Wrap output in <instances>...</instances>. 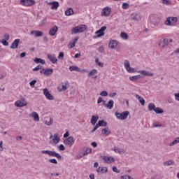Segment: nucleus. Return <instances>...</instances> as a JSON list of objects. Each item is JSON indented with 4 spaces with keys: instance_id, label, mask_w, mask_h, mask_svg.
Returning <instances> with one entry per match:
<instances>
[{
    "instance_id": "0eeeda50",
    "label": "nucleus",
    "mask_w": 179,
    "mask_h": 179,
    "mask_svg": "<svg viewBox=\"0 0 179 179\" xmlns=\"http://www.w3.org/2000/svg\"><path fill=\"white\" fill-rule=\"evenodd\" d=\"M106 29H107V27L106 26L101 27V29H99V30L95 32V34H96V38L103 37V36H104L105 34L104 31H106Z\"/></svg>"
},
{
    "instance_id": "2f4dec72",
    "label": "nucleus",
    "mask_w": 179,
    "mask_h": 179,
    "mask_svg": "<svg viewBox=\"0 0 179 179\" xmlns=\"http://www.w3.org/2000/svg\"><path fill=\"white\" fill-rule=\"evenodd\" d=\"M52 122H54V119L50 117L48 119V120H44V123L45 125H48V127H50V125H52Z\"/></svg>"
},
{
    "instance_id": "de8ad7c7",
    "label": "nucleus",
    "mask_w": 179,
    "mask_h": 179,
    "mask_svg": "<svg viewBox=\"0 0 179 179\" xmlns=\"http://www.w3.org/2000/svg\"><path fill=\"white\" fill-rule=\"evenodd\" d=\"M162 3L164 5H171V1H170V0H162Z\"/></svg>"
},
{
    "instance_id": "a211bd4d",
    "label": "nucleus",
    "mask_w": 179,
    "mask_h": 179,
    "mask_svg": "<svg viewBox=\"0 0 179 179\" xmlns=\"http://www.w3.org/2000/svg\"><path fill=\"white\" fill-rule=\"evenodd\" d=\"M139 73H141V75H143V76L152 77L155 75L153 73L148 72L147 71H145V70L140 71Z\"/></svg>"
},
{
    "instance_id": "dca6fc26",
    "label": "nucleus",
    "mask_w": 179,
    "mask_h": 179,
    "mask_svg": "<svg viewBox=\"0 0 179 179\" xmlns=\"http://www.w3.org/2000/svg\"><path fill=\"white\" fill-rule=\"evenodd\" d=\"M159 47H161V48H164V47H167V45H169V39L164 38L162 42L161 41L159 43Z\"/></svg>"
},
{
    "instance_id": "bf43d9fd",
    "label": "nucleus",
    "mask_w": 179,
    "mask_h": 179,
    "mask_svg": "<svg viewBox=\"0 0 179 179\" xmlns=\"http://www.w3.org/2000/svg\"><path fill=\"white\" fill-rule=\"evenodd\" d=\"M3 38H4V40L8 41L9 40V38H10V36H9V34H5L3 35Z\"/></svg>"
},
{
    "instance_id": "5701e85b",
    "label": "nucleus",
    "mask_w": 179,
    "mask_h": 179,
    "mask_svg": "<svg viewBox=\"0 0 179 179\" xmlns=\"http://www.w3.org/2000/svg\"><path fill=\"white\" fill-rule=\"evenodd\" d=\"M112 150H113V152H115V153H119L120 155H124V153H125V150L122 149V148H112Z\"/></svg>"
},
{
    "instance_id": "a19ab883",
    "label": "nucleus",
    "mask_w": 179,
    "mask_h": 179,
    "mask_svg": "<svg viewBox=\"0 0 179 179\" xmlns=\"http://www.w3.org/2000/svg\"><path fill=\"white\" fill-rule=\"evenodd\" d=\"M148 109L150 111H152V110L155 111V110L156 109V106L155 105V103H149Z\"/></svg>"
},
{
    "instance_id": "052dcab7",
    "label": "nucleus",
    "mask_w": 179,
    "mask_h": 179,
    "mask_svg": "<svg viewBox=\"0 0 179 179\" xmlns=\"http://www.w3.org/2000/svg\"><path fill=\"white\" fill-rule=\"evenodd\" d=\"M45 23H47V18H44L40 24V26H43V24H45Z\"/></svg>"
},
{
    "instance_id": "f3484780",
    "label": "nucleus",
    "mask_w": 179,
    "mask_h": 179,
    "mask_svg": "<svg viewBox=\"0 0 179 179\" xmlns=\"http://www.w3.org/2000/svg\"><path fill=\"white\" fill-rule=\"evenodd\" d=\"M43 75H45L46 76H50V75H52V72H54V70L52 69H43Z\"/></svg>"
},
{
    "instance_id": "ddd939ff",
    "label": "nucleus",
    "mask_w": 179,
    "mask_h": 179,
    "mask_svg": "<svg viewBox=\"0 0 179 179\" xmlns=\"http://www.w3.org/2000/svg\"><path fill=\"white\" fill-rule=\"evenodd\" d=\"M19 43H20V39H15L10 46V48L13 50H16L19 47Z\"/></svg>"
},
{
    "instance_id": "4468645a",
    "label": "nucleus",
    "mask_w": 179,
    "mask_h": 179,
    "mask_svg": "<svg viewBox=\"0 0 179 179\" xmlns=\"http://www.w3.org/2000/svg\"><path fill=\"white\" fill-rule=\"evenodd\" d=\"M111 13V8L106 7L103 9V16H110Z\"/></svg>"
},
{
    "instance_id": "c03bdc74",
    "label": "nucleus",
    "mask_w": 179,
    "mask_h": 179,
    "mask_svg": "<svg viewBox=\"0 0 179 179\" xmlns=\"http://www.w3.org/2000/svg\"><path fill=\"white\" fill-rule=\"evenodd\" d=\"M95 63L96 64V65H98L101 68H103V66H104V64L100 62V61L99 60V58H96L95 59Z\"/></svg>"
},
{
    "instance_id": "ea45409f",
    "label": "nucleus",
    "mask_w": 179,
    "mask_h": 179,
    "mask_svg": "<svg viewBox=\"0 0 179 179\" xmlns=\"http://www.w3.org/2000/svg\"><path fill=\"white\" fill-rule=\"evenodd\" d=\"M68 87H66V84H62V88L58 87L59 92H65Z\"/></svg>"
},
{
    "instance_id": "6ab92c4d",
    "label": "nucleus",
    "mask_w": 179,
    "mask_h": 179,
    "mask_svg": "<svg viewBox=\"0 0 179 179\" xmlns=\"http://www.w3.org/2000/svg\"><path fill=\"white\" fill-rule=\"evenodd\" d=\"M57 31H58V27L57 26H54L49 31V34H50V36H54L55 34H57Z\"/></svg>"
},
{
    "instance_id": "69168bd1",
    "label": "nucleus",
    "mask_w": 179,
    "mask_h": 179,
    "mask_svg": "<svg viewBox=\"0 0 179 179\" xmlns=\"http://www.w3.org/2000/svg\"><path fill=\"white\" fill-rule=\"evenodd\" d=\"M104 100H103L102 97H99L98 100H97V103L100 104V103H103Z\"/></svg>"
},
{
    "instance_id": "864d4df0",
    "label": "nucleus",
    "mask_w": 179,
    "mask_h": 179,
    "mask_svg": "<svg viewBox=\"0 0 179 179\" xmlns=\"http://www.w3.org/2000/svg\"><path fill=\"white\" fill-rule=\"evenodd\" d=\"M127 72H129V73H134L135 72V69L130 67L127 69Z\"/></svg>"
},
{
    "instance_id": "4be33fe9",
    "label": "nucleus",
    "mask_w": 179,
    "mask_h": 179,
    "mask_svg": "<svg viewBox=\"0 0 179 179\" xmlns=\"http://www.w3.org/2000/svg\"><path fill=\"white\" fill-rule=\"evenodd\" d=\"M83 150L84 152H83V156H87V155H89L90 153H92V148L85 147L83 148Z\"/></svg>"
},
{
    "instance_id": "1a4fd4ad",
    "label": "nucleus",
    "mask_w": 179,
    "mask_h": 179,
    "mask_svg": "<svg viewBox=\"0 0 179 179\" xmlns=\"http://www.w3.org/2000/svg\"><path fill=\"white\" fill-rule=\"evenodd\" d=\"M65 145H69V146H72L75 143V138L73 136H69L64 141Z\"/></svg>"
},
{
    "instance_id": "6e6552de",
    "label": "nucleus",
    "mask_w": 179,
    "mask_h": 179,
    "mask_svg": "<svg viewBox=\"0 0 179 179\" xmlns=\"http://www.w3.org/2000/svg\"><path fill=\"white\" fill-rule=\"evenodd\" d=\"M15 107H25V106H27V102L24 99H21L15 103Z\"/></svg>"
},
{
    "instance_id": "5fc2aeb1",
    "label": "nucleus",
    "mask_w": 179,
    "mask_h": 179,
    "mask_svg": "<svg viewBox=\"0 0 179 179\" xmlns=\"http://www.w3.org/2000/svg\"><path fill=\"white\" fill-rule=\"evenodd\" d=\"M112 170H113V171H114L115 173H120V170H118V169H117V166H113Z\"/></svg>"
},
{
    "instance_id": "37998d69",
    "label": "nucleus",
    "mask_w": 179,
    "mask_h": 179,
    "mask_svg": "<svg viewBox=\"0 0 179 179\" xmlns=\"http://www.w3.org/2000/svg\"><path fill=\"white\" fill-rule=\"evenodd\" d=\"M124 66V68L126 69V70L127 71V69H129L131 67V66L129 64V61L125 60Z\"/></svg>"
},
{
    "instance_id": "58836bf2",
    "label": "nucleus",
    "mask_w": 179,
    "mask_h": 179,
    "mask_svg": "<svg viewBox=\"0 0 179 179\" xmlns=\"http://www.w3.org/2000/svg\"><path fill=\"white\" fill-rule=\"evenodd\" d=\"M120 37L123 39V40H128V34L125 33V32H121L120 34Z\"/></svg>"
},
{
    "instance_id": "a18cd8bd",
    "label": "nucleus",
    "mask_w": 179,
    "mask_h": 179,
    "mask_svg": "<svg viewBox=\"0 0 179 179\" xmlns=\"http://www.w3.org/2000/svg\"><path fill=\"white\" fill-rule=\"evenodd\" d=\"M43 69V66H41V64L38 65L36 67H35L34 69H33V71L36 72L37 71H40V69Z\"/></svg>"
},
{
    "instance_id": "b1692460",
    "label": "nucleus",
    "mask_w": 179,
    "mask_h": 179,
    "mask_svg": "<svg viewBox=\"0 0 179 179\" xmlns=\"http://www.w3.org/2000/svg\"><path fill=\"white\" fill-rule=\"evenodd\" d=\"M117 44L118 43H117V41L115 40L110 41L109 43V48H111L112 50H114V48L117 47Z\"/></svg>"
},
{
    "instance_id": "a878e982",
    "label": "nucleus",
    "mask_w": 179,
    "mask_h": 179,
    "mask_svg": "<svg viewBox=\"0 0 179 179\" xmlns=\"http://www.w3.org/2000/svg\"><path fill=\"white\" fill-rule=\"evenodd\" d=\"M113 107H114V101L110 100L108 103H106V108L108 110H113Z\"/></svg>"
},
{
    "instance_id": "e2e57ef3",
    "label": "nucleus",
    "mask_w": 179,
    "mask_h": 179,
    "mask_svg": "<svg viewBox=\"0 0 179 179\" xmlns=\"http://www.w3.org/2000/svg\"><path fill=\"white\" fill-rule=\"evenodd\" d=\"M98 129H99V126L96 124L94 129L91 131V132L93 134V132H95V131H97Z\"/></svg>"
},
{
    "instance_id": "412c9836",
    "label": "nucleus",
    "mask_w": 179,
    "mask_h": 179,
    "mask_svg": "<svg viewBox=\"0 0 179 179\" xmlns=\"http://www.w3.org/2000/svg\"><path fill=\"white\" fill-rule=\"evenodd\" d=\"M51 9L53 10H57L59 7V3L58 1H52Z\"/></svg>"
},
{
    "instance_id": "8fccbe9b",
    "label": "nucleus",
    "mask_w": 179,
    "mask_h": 179,
    "mask_svg": "<svg viewBox=\"0 0 179 179\" xmlns=\"http://www.w3.org/2000/svg\"><path fill=\"white\" fill-rule=\"evenodd\" d=\"M49 163H52V164H58V162L55 159H49Z\"/></svg>"
},
{
    "instance_id": "f03ea898",
    "label": "nucleus",
    "mask_w": 179,
    "mask_h": 179,
    "mask_svg": "<svg viewBox=\"0 0 179 179\" xmlns=\"http://www.w3.org/2000/svg\"><path fill=\"white\" fill-rule=\"evenodd\" d=\"M41 153L43 155H49L50 156H52V157H57V159H62V156L58 152H56L55 151H51V150H42Z\"/></svg>"
},
{
    "instance_id": "e433bc0d",
    "label": "nucleus",
    "mask_w": 179,
    "mask_h": 179,
    "mask_svg": "<svg viewBox=\"0 0 179 179\" xmlns=\"http://www.w3.org/2000/svg\"><path fill=\"white\" fill-rule=\"evenodd\" d=\"M154 111L156 113V114H163V113H164V110L159 107L155 108Z\"/></svg>"
},
{
    "instance_id": "49530a36",
    "label": "nucleus",
    "mask_w": 179,
    "mask_h": 179,
    "mask_svg": "<svg viewBox=\"0 0 179 179\" xmlns=\"http://www.w3.org/2000/svg\"><path fill=\"white\" fill-rule=\"evenodd\" d=\"M107 171H108L107 167H106V166L101 167V173L102 174H104V173H107Z\"/></svg>"
},
{
    "instance_id": "6e6d98bb",
    "label": "nucleus",
    "mask_w": 179,
    "mask_h": 179,
    "mask_svg": "<svg viewBox=\"0 0 179 179\" xmlns=\"http://www.w3.org/2000/svg\"><path fill=\"white\" fill-rule=\"evenodd\" d=\"M1 43H2L3 45H6V46L9 45V43H8V41H6V40H5V39H3L1 41Z\"/></svg>"
},
{
    "instance_id": "f257e3e1",
    "label": "nucleus",
    "mask_w": 179,
    "mask_h": 179,
    "mask_svg": "<svg viewBox=\"0 0 179 179\" xmlns=\"http://www.w3.org/2000/svg\"><path fill=\"white\" fill-rule=\"evenodd\" d=\"M87 29V27L85 24H80L77 27H75L72 30V34H78V33H83V31H86Z\"/></svg>"
},
{
    "instance_id": "3c124183",
    "label": "nucleus",
    "mask_w": 179,
    "mask_h": 179,
    "mask_svg": "<svg viewBox=\"0 0 179 179\" xmlns=\"http://www.w3.org/2000/svg\"><path fill=\"white\" fill-rule=\"evenodd\" d=\"M100 96H102V97H106V96H108V93L107 92V91H102L100 93Z\"/></svg>"
},
{
    "instance_id": "72a5a7b5",
    "label": "nucleus",
    "mask_w": 179,
    "mask_h": 179,
    "mask_svg": "<svg viewBox=\"0 0 179 179\" xmlns=\"http://www.w3.org/2000/svg\"><path fill=\"white\" fill-rule=\"evenodd\" d=\"M96 124L98 127H107V122L104 120H99Z\"/></svg>"
},
{
    "instance_id": "f704fd0d",
    "label": "nucleus",
    "mask_w": 179,
    "mask_h": 179,
    "mask_svg": "<svg viewBox=\"0 0 179 179\" xmlns=\"http://www.w3.org/2000/svg\"><path fill=\"white\" fill-rule=\"evenodd\" d=\"M101 134L103 135H110V134H111V131H110V129H108V128H104L101 130Z\"/></svg>"
},
{
    "instance_id": "4c0bfd02",
    "label": "nucleus",
    "mask_w": 179,
    "mask_h": 179,
    "mask_svg": "<svg viewBox=\"0 0 179 179\" xmlns=\"http://www.w3.org/2000/svg\"><path fill=\"white\" fill-rule=\"evenodd\" d=\"M164 166H173L174 164V161L173 160H169L166 161L163 163Z\"/></svg>"
},
{
    "instance_id": "423d86ee",
    "label": "nucleus",
    "mask_w": 179,
    "mask_h": 179,
    "mask_svg": "<svg viewBox=\"0 0 179 179\" xmlns=\"http://www.w3.org/2000/svg\"><path fill=\"white\" fill-rule=\"evenodd\" d=\"M20 2L22 6H33V5H36V1L34 0H20Z\"/></svg>"
},
{
    "instance_id": "c85d7f7f",
    "label": "nucleus",
    "mask_w": 179,
    "mask_h": 179,
    "mask_svg": "<svg viewBox=\"0 0 179 179\" xmlns=\"http://www.w3.org/2000/svg\"><path fill=\"white\" fill-rule=\"evenodd\" d=\"M34 61V62H36V64H42V65H44V64H45V60L38 57H36Z\"/></svg>"
},
{
    "instance_id": "20e7f679",
    "label": "nucleus",
    "mask_w": 179,
    "mask_h": 179,
    "mask_svg": "<svg viewBox=\"0 0 179 179\" xmlns=\"http://www.w3.org/2000/svg\"><path fill=\"white\" fill-rule=\"evenodd\" d=\"M150 22L154 24V26H159L160 23V17L157 15H152L150 17Z\"/></svg>"
},
{
    "instance_id": "393cba45",
    "label": "nucleus",
    "mask_w": 179,
    "mask_h": 179,
    "mask_svg": "<svg viewBox=\"0 0 179 179\" xmlns=\"http://www.w3.org/2000/svg\"><path fill=\"white\" fill-rule=\"evenodd\" d=\"M99 121V116L97 115H92L91 118V124L92 125H96V122Z\"/></svg>"
},
{
    "instance_id": "13d9d810",
    "label": "nucleus",
    "mask_w": 179,
    "mask_h": 179,
    "mask_svg": "<svg viewBox=\"0 0 179 179\" xmlns=\"http://www.w3.org/2000/svg\"><path fill=\"white\" fill-rule=\"evenodd\" d=\"M122 179H134V178L131 177L130 176L126 175L124 176H122Z\"/></svg>"
},
{
    "instance_id": "aec40b11",
    "label": "nucleus",
    "mask_w": 179,
    "mask_h": 179,
    "mask_svg": "<svg viewBox=\"0 0 179 179\" xmlns=\"http://www.w3.org/2000/svg\"><path fill=\"white\" fill-rule=\"evenodd\" d=\"M96 75H97V70H96V69H92L88 73V76H91L94 79H97V76H96ZM93 76H94V77H93Z\"/></svg>"
},
{
    "instance_id": "09e8293b",
    "label": "nucleus",
    "mask_w": 179,
    "mask_h": 179,
    "mask_svg": "<svg viewBox=\"0 0 179 179\" xmlns=\"http://www.w3.org/2000/svg\"><path fill=\"white\" fill-rule=\"evenodd\" d=\"M122 8V9H128V8H129V4H128V3H123Z\"/></svg>"
},
{
    "instance_id": "774afa93",
    "label": "nucleus",
    "mask_w": 179,
    "mask_h": 179,
    "mask_svg": "<svg viewBox=\"0 0 179 179\" xmlns=\"http://www.w3.org/2000/svg\"><path fill=\"white\" fill-rule=\"evenodd\" d=\"M110 97H115L117 96V92H113L109 94Z\"/></svg>"
},
{
    "instance_id": "bb28decb",
    "label": "nucleus",
    "mask_w": 179,
    "mask_h": 179,
    "mask_svg": "<svg viewBox=\"0 0 179 179\" xmlns=\"http://www.w3.org/2000/svg\"><path fill=\"white\" fill-rule=\"evenodd\" d=\"M31 117L34 118V121H36V122H38L40 121V117H38V113L36 112H33L31 113Z\"/></svg>"
},
{
    "instance_id": "4d7b16f0",
    "label": "nucleus",
    "mask_w": 179,
    "mask_h": 179,
    "mask_svg": "<svg viewBox=\"0 0 179 179\" xmlns=\"http://www.w3.org/2000/svg\"><path fill=\"white\" fill-rule=\"evenodd\" d=\"M75 44H76L75 42H70L69 44V48H73V47H75Z\"/></svg>"
},
{
    "instance_id": "9d476101",
    "label": "nucleus",
    "mask_w": 179,
    "mask_h": 179,
    "mask_svg": "<svg viewBox=\"0 0 179 179\" xmlns=\"http://www.w3.org/2000/svg\"><path fill=\"white\" fill-rule=\"evenodd\" d=\"M48 58L52 64H57L58 62V59L55 57V55L52 54H48Z\"/></svg>"
},
{
    "instance_id": "0e129e2a",
    "label": "nucleus",
    "mask_w": 179,
    "mask_h": 179,
    "mask_svg": "<svg viewBox=\"0 0 179 179\" xmlns=\"http://www.w3.org/2000/svg\"><path fill=\"white\" fill-rule=\"evenodd\" d=\"M58 58L61 59V58H64V52H60L58 56Z\"/></svg>"
},
{
    "instance_id": "7ed1b4c3",
    "label": "nucleus",
    "mask_w": 179,
    "mask_h": 179,
    "mask_svg": "<svg viewBox=\"0 0 179 179\" xmlns=\"http://www.w3.org/2000/svg\"><path fill=\"white\" fill-rule=\"evenodd\" d=\"M177 22H178L177 17H168L165 21V24L166 26H173Z\"/></svg>"
},
{
    "instance_id": "338daca9",
    "label": "nucleus",
    "mask_w": 179,
    "mask_h": 179,
    "mask_svg": "<svg viewBox=\"0 0 179 179\" xmlns=\"http://www.w3.org/2000/svg\"><path fill=\"white\" fill-rule=\"evenodd\" d=\"M174 96H175L176 100H177V101H179V92L178 93H176L174 94Z\"/></svg>"
},
{
    "instance_id": "f8f14e48",
    "label": "nucleus",
    "mask_w": 179,
    "mask_h": 179,
    "mask_svg": "<svg viewBox=\"0 0 179 179\" xmlns=\"http://www.w3.org/2000/svg\"><path fill=\"white\" fill-rule=\"evenodd\" d=\"M103 162H105V163H107L108 164H110V163H114V162H115V159L113 157L107 156H104L103 157Z\"/></svg>"
},
{
    "instance_id": "7c9ffc66",
    "label": "nucleus",
    "mask_w": 179,
    "mask_h": 179,
    "mask_svg": "<svg viewBox=\"0 0 179 179\" xmlns=\"http://www.w3.org/2000/svg\"><path fill=\"white\" fill-rule=\"evenodd\" d=\"M141 78H142L141 76V75H137V76H133L129 77V79L132 82H136V80H138V79H141Z\"/></svg>"
},
{
    "instance_id": "c9c22d12",
    "label": "nucleus",
    "mask_w": 179,
    "mask_h": 179,
    "mask_svg": "<svg viewBox=\"0 0 179 179\" xmlns=\"http://www.w3.org/2000/svg\"><path fill=\"white\" fill-rule=\"evenodd\" d=\"M66 16H71L73 15V9L72 8H69L65 12Z\"/></svg>"
},
{
    "instance_id": "cd10ccee",
    "label": "nucleus",
    "mask_w": 179,
    "mask_h": 179,
    "mask_svg": "<svg viewBox=\"0 0 179 179\" xmlns=\"http://www.w3.org/2000/svg\"><path fill=\"white\" fill-rule=\"evenodd\" d=\"M54 143H58L59 141H61V138L58 136V134H55L53 136V139H52Z\"/></svg>"
},
{
    "instance_id": "9b49d317",
    "label": "nucleus",
    "mask_w": 179,
    "mask_h": 179,
    "mask_svg": "<svg viewBox=\"0 0 179 179\" xmlns=\"http://www.w3.org/2000/svg\"><path fill=\"white\" fill-rule=\"evenodd\" d=\"M43 94L44 96H45L46 99H48V100H53L54 99V96L50 93V92H48V89H43Z\"/></svg>"
},
{
    "instance_id": "603ef678",
    "label": "nucleus",
    "mask_w": 179,
    "mask_h": 179,
    "mask_svg": "<svg viewBox=\"0 0 179 179\" xmlns=\"http://www.w3.org/2000/svg\"><path fill=\"white\" fill-rule=\"evenodd\" d=\"M37 83V80H34L29 83L31 87H34V85Z\"/></svg>"
},
{
    "instance_id": "79ce46f5",
    "label": "nucleus",
    "mask_w": 179,
    "mask_h": 179,
    "mask_svg": "<svg viewBox=\"0 0 179 179\" xmlns=\"http://www.w3.org/2000/svg\"><path fill=\"white\" fill-rule=\"evenodd\" d=\"M179 143V138H176L173 142L169 144V146H174V145H177Z\"/></svg>"
},
{
    "instance_id": "473e14b6",
    "label": "nucleus",
    "mask_w": 179,
    "mask_h": 179,
    "mask_svg": "<svg viewBox=\"0 0 179 179\" xmlns=\"http://www.w3.org/2000/svg\"><path fill=\"white\" fill-rule=\"evenodd\" d=\"M136 98H137L138 100H139V102L141 103V106H145V99L142 96L136 94Z\"/></svg>"
},
{
    "instance_id": "680f3d73",
    "label": "nucleus",
    "mask_w": 179,
    "mask_h": 179,
    "mask_svg": "<svg viewBox=\"0 0 179 179\" xmlns=\"http://www.w3.org/2000/svg\"><path fill=\"white\" fill-rule=\"evenodd\" d=\"M65 150V146L62 144H61L59 146V150Z\"/></svg>"
},
{
    "instance_id": "39448f33",
    "label": "nucleus",
    "mask_w": 179,
    "mask_h": 179,
    "mask_svg": "<svg viewBox=\"0 0 179 179\" xmlns=\"http://www.w3.org/2000/svg\"><path fill=\"white\" fill-rule=\"evenodd\" d=\"M115 115L117 120H127V118H128V115H129V111H124L122 113L115 112Z\"/></svg>"
},
{
    "instance_id": "2eb2a0df",
    "label": "nucleus",
    "mask_w": 179,
    "mask_h": 179,
    "mask_svg": "<svg viewBox=\"0 0 179 179\" xmlns=\"http://www.w3.org/2000/svg\"><path fill=\"white\" fill-rule=\"evenodd\" d=\"M30 34H34L35 37H43L44 33L41 31H31Z\"/></svg>"
},
{
    "instance_id": "c756f323",
    "label": "nucleus",
    "mask_w": 179,
    "mask_h": 179,
    "mask_svg": "<svg viewBox=\"0 0 179 179\" xmlns=\"http://www.w3.org/2000/svg\"><path fill=\"white\" fill-rule=\"evenodd\" d=\"M69 71H71V72H73V71L76 72H80V69L76 66H71L69 67Z\"/></svg>"
}]
</instances>
